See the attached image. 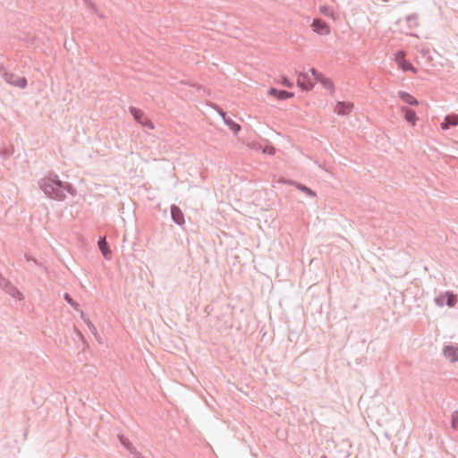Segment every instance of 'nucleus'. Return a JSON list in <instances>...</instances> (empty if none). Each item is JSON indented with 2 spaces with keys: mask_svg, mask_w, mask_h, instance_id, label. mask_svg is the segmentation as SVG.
<instances>
[{
  "mask_svg": "<svg viewBox=\"0 0 458 458\" xmlns=\"http://www.w3.org/2000/svg\"><path fill=\"white\" fill-rule=\"evenodd\" d=\"M81 318H82V320L85 322V324L88 326L89 329L93 333V334H97V328L96 327L93 325V323L90 321V319L85 315V313L81 310Z\"/></svg>",
  "mask_w": 458,
  "mask_h": 458,
  "instance_id": "obj_21",
  "label": "nucleus"
},
{
  "mask_svg": "<svg viewBox=\"0 0 458 458\" xmlns=\"http://www.w3.org/2000/svg\"><path fill=\"white\" fill-rule=\"evenodd\" d=\"M215 109L217 111V113L222 116L223 120L225 121V118L227 117L226 113L218 106L215 105Z\"/></svg>",
  "mask_w": 458,
  "mask_h": 458,
  "instance_id": "obj_31",
  "label": "nucleus"
},
{
  "mask_svg": "<svg viewBox=\"0 0 458 458\" xmlns=\"http://www.w3.org/2000/svg\"><path fill=\"white\" fill-rule=\"evenodd\" d=\"M130 113L131 114V115L133 116V118L135 119V121L138 123H140L142 126H144V127H146L148 129H150V130H153L155 128L154 127V123H152V121L150 119H148L145 115L143 111H141L140 109L133 107V106H131L130 107Z\"/></svg>",
  "mask_w": 458,
  "mask_h": 458,
  "instance_id": "obj_3",
  "label": "nucleus"
},
{
  "mask_svg": "<svg viewBox=\"0 0 458 458\" xmlns=\"http://www.w3.org/2000/svg\"><path fill=\"white\" fill-rule=\"evenodd\" d=\"M120 443L131 454H135L137 452V449L132 445V444L130 442V440L124 437L123 435L118 436Z\"/></svg>",
  "mask_w": 458,
  "mask_h": 458,
  "instance_id": "obj_17",
  "label": "nucleus"
},
{
  "mask_svg": "<svg viewBox=\"0 0 458 458\" xmlns=\"http://www.w3.org/2000/svg\"><path fill=\"white\" fill-rule=\"evenodd\" d=\"M311 26L313 30L319 35H328L330 33L329 25L320 18H315Z\"/></svg>",
  "mask_w": 458,
  "mask_h": 458,
  "instance_id": "obj_6",
  "label": "nucleus"
},
{
  "mask_svg": "<svg viewBox=\"0 0 458 458\" xmlns=\"http://www.w3.org/2000/svg\"><path fill=\"white\" fill-rule=\"evenodd\" d=\"M319 82L322 84V86L326 89L330 90L332 93L335 91L334 83H333V81L329 78H327L325 76V77L322 78V80Z\"/></svg>",
  "mask_w": 458,
  "mask_h": 458,
  "instance_id": "obj_22",
  "label": "nucleus"
},
{
  "mask_svg": "<svg viewBox=\"0 0 458 458\" xmlns=\"http://www.w3.org/2000/svg\"><path fill=\"white\" fill-rule=\"evenodd\" d=\"M435 303L438 307H443L445 304V293L440 294L437 298H435Z\"/></svg>",
  "mask_w": 458,
  "mask_h": 458,
  "instance_id": "obj_27",
  "label": "nucleus"
},
{
  "mask_svg": "<svg viewBox=\"0 0 458 458\" xmlns=\"http://www.w3.org/2000/svg\"><path fill=\"white\" fill-rule=\"evenodd\" d=\"M443 354L451 362L458 361V347L446 345L443 350Z\"/></svg>",
  "mask_w": 458,
  "mask_h": 458,
  "instance_id": "obj_10",
  "label": "nucleus"
},
{
  "mask_svg": "<svg viewBox=\"0 0 458 458\" xmlns=\"http://www.w3.org/2000/svg\"><path fill=\"white\" fill-rule=\"evenodd\" d=\"M0 288L12 297L23 299L22 293L5 277L0 274Z\"/></svg>",
  "mask_w": 458,
  "mask_h": 458,
  "instance_id": "obj_4",
  "label": "nucleus"
},
{
  "mask_svg": "<svg viewBox=\"0 0 458 458\" xmlns=\"http://www.w3.org/2000/svg\"><path fill=\"white\" fill-rule=\"evenodd\" d=\"M25 259L27 261H32L36 266L41 267L45 272H47V269L46 267H44L41 262H39L38 259L29 256V255H25Z\"/></svg>",
  "mask_w": 458,
  "mask_h": 458,
  "instance_id": "obj_26",
  "label": "nucleus"
},
{
  "mask_svg": "<svg viewBox=\"0 0 458 458\" xmlns=\"http://www.w3.org/2000/svg\"><path fill=\"white\" fill-rule=\"evenodd\" d=\"M38 183L48 198L58 201H63L66 198L64 191L72 196L76 195V190L73 186L69 182L59 180L55 174H50L49 176L40 179Z\"/></svg>",
  "mask_w": 458,
  "mask_h": 458,
  "instance_id": "obj_1",
  "label": "nucleus"
},
{
  "mask_svg": "<svg viewBox=\"0 0 458 458\" xmlns=\"http://www.w3.org/2000/svg\"><path fill=\"white\" fill-rule=\"evenodd\" d=\"M458 301L457 295L452 292H445V304L452 308L454 307Z\"/></svg>",
  "mask_w": 458,
  "mask_h": 458,
  "instance_id": "obj_18",
  "label": "nucleus"
},
{
  "mask_svg": "<svg viewBox=\"0 0 458 458\" xmlns=\"http://www.w3.org/2000/svg\"><path fill=\"white\" fill-rule=\"evenodd\" d=\"M134 458H145L141 453H140L139 451H137L135 454H132Z\"/></svg>",
  "mask_w": 458,
  "mask_h": 458,
  "instance_id": "obj_33",
  "label": "nucleus"
},
{
  "mask_svg": "<svg viewBox=\"0 0 458 458\" xmlns=\"http://www.w3.org/2000/svg\"><path fill=\"white\" fill-rule=\"evenodd\" d=\"M352 108H353L352 103L339 101V102H337V104L335 106V112L340 115H346L352 112Z\"/></svg>",
  "mask_w": 458,
  "mask_h": 458,
  "instance_id": "obj_9",
  "label": "nucleus"
},
{
  "mask_svg": "<svg viewBox=\"0 0 458 458\" xmlns=\"http://www.w3.org/2000/svg\"><path fill=\"white\" fill-rule=\"evenodd\" d=\"M395 60L399 65V67L404 71H411L413 73L417 72V69L408 61L405 59V54L403 51H399L395 55Z\"/></svg>",
  "mask_w": 458,
  "mask_h": 458,
  "instance_id": "obj_5",
  "label": "nucleus"
},
{
  "mask_svg": "<svg viewBox=\"0 0 458 458\" xmlns=\"http://www.w3.org/2000/svg\"><path fill=\"white\" fill-rule=\"evenodd\" d=\"M0 73L5 82L12 86L25 89L28 85V81L25 77H21L13 72H8L3 67H0Z\"/></svg>",
  "mask_w": 458,
  "mask_h": 458,
  "instance_id": "obj_2",
  "label": "nucleus"
},
{
  "mask_svg": "<svg viewBox=\"0 0 458 458\" xmlns=\"http://www.w3.org/2000/svg\"><path fill=\"white\" fill-rule=\"evenodd\" d=\"M282 84L287 88H293V84L288 80L287 77L282 76Z\"/></svg>",
  "mask_w": 458,
  "mask_h": 458,
  "instance_id": "obj_30",
  "label": "nucleus"
},
{
  "mask_svg": "<svg viewBox=\"0 0 458 458\" xmlns=\"http://www.w3.org/2000/svg\"><path fill=\"white\" fill-rule=\"evenodd\" d=\"M64 299L69 303L76 311H80V304L75 301L69 293H64Z\"/></svg>",
  "mask_w": 458,
  "mask_h": 458,
  "instance_id": "obj_23",
  "label": "nucleus"
},
{
  "mask_svg": "<svg viewBox=\"0 0 458 458\" xmlns=\"http://www.w3.org/2000/svg\"><path fill=\"white\" fill-rule=\"evenodd\" d=\"M458 126V114H447L445 117L444 122L441 123L442 130H448L451 127Z\"/></svg>",
  "mask_w": 458,
  "mask_h": 458,
  "instance_id": "obj_13",
  "label": "nucleus"
},
{
  "mask_svg": "<svg viewBox=\"0 0 458 458\" xmlns=\"http://www.w3.org/2000/svg\"><path fill=\"white\" fill-rule=\"evenodd\" d=\"M171 216L173 221L178 225H182L185 222L182 211L174 204L171 206Z\"/></svg>",
  "mask_w": 458,
  "mask_h": 458,
  "instance_id": "obj_8",
  "label": "nucleus"
},
{
  "mask_svg": "<svg viewBox=\"0 0 458 458\" xmlns=\"http://www.w3.org/2000/svg\"><path fill=\"white\" fill-rule=\"evenodd\" d=\"M310 72L313 76V78L317 81H320L322 80L323 77H325V75L323 73H321L320 72H318V70H316L315 68H311L310 69Z\"/></svg>",
  "mask_w": 458,
  "mask_h": 458,
  "instance_id": "obj_28",
  "label": "nucleus"
},
{
  "mask_svg": "<svg viewBox=\"0 0 458 458\" xmlns=\"http://www.w3.org/2000/svg\"><path fill=\"white\" fill-rule=\"evenodd\" d=\"M320 458H327L326 455H322Z\"/></svg>",
  "mask_w": 458,
  "mask_h": 458,
  "instance_id": "obj_34",
  "label": "nucleus"
},
{
  "mask_svg": "<svg viewBox=\"0 0 458 458\" xmlns=\"http://www.w3.org/2000/svg\"><path fill=\"white\" fill-rule=\"evenodd\" d=\"M398 97L406 104L416 106L419 105V101L411 94L405 91H398Z\"/></svg>",
  "mask_w": 458,
  "mask_h": 458,
  "instance_id": "obj_15",
  "label": "nucleus"
},
{
  "mask_svg": "<svg viewBox=\"0 0 458 458\" xmlns=\"http://www.w3.org/2000/svg\"><path fill=\"white\" fill-rule=\"evenodd\" d=\"M319 12L326 16H333L334 12L327 5H321L319 7Z\"/></svg>",
  "mask_w": 458,
  "mask_h": 458,
  "instance_id": "obj_25",
  "label": "nucleus"
},
{
  "mask_svg": "<svg viewBox=\"0 0 458 458\" xmlns=\"http://www.w3.org/2000/svg\"><path fill=\"white\" fill-rule=\"evenodd\" d=\"M83 3L87 6V8L91 9L94 12H97V7L91 0H83Z\"/></svg>",
  "mask_w": 458,
  "mask_h": 458,
  "instance_id": "obj_29",
  "label": "nucleus"
},
{
  "mask_svg": "<svg viewBox=\"0 0 458 458\" xmlns=\"http://www.w3.org/2000/svg\"><path fill=\"white\" fill-rule=\"evenodd\" d=\"M293 184L295 185V187L297 189H299L301 191L305 192L309 196H310V197H315L316 196L315 191H312L311 189H310L309 187H307L306 185L301 184L300 182H293Z\"/></svg>",
  "mask_w": 458,
  "mask_h": 458,
  "instance_id": "obj_20",
  "label": "nucleus"
},
{
  "mask_svg": "<svg viewBox=\"0 0 458 458\" xmlns=\"http://www.w3.org/2000/svg\"><path fill=\"white\" fill-rule=\"evenodd\" d=\"M405 20L409 30H412L414 28L419 27V15L417 13H411L407 15Z\"/></svg>",
  "mask_w": 458,
  "mask_h": 458,
  "instance_id": "obj_16",
  "label": "nucleus"
},
{
  "mask_svg": "<svg viewBox=\"0 0 458 458\" xmlns=\"http://www.w3.org/2000/svg\"><path fill=\"white\" fill-rule=\"evenodd\" d=\"M268 95L277 98L278 100H284L294 96L293 92L284 89H277L276 88H270L268 89Z\"/></svg>",
  "mask_w": 458,
  "mask_h": 458,
  "instance_id": "obj_7",
  "label": "nucleus"
},
{
  "mask_svg": "<svg viewBox=\"0 0 458 458\" xmlns=\"http://www.w3.org/2000/svg\"><path fill=\"white\" fill-rule=\"evenodd\" d=\"M13 154V151H11L8 148H4L2 151H0V155L4 157H9Z\"/></svg>",
  "mask_w": 458,
  "mask_h": 458,
  "instance_id": "obj_32",
  "label": "nucleus"
},
{
  "mask_svg": "<svg viewBox=\"0 0 458 458\" xmlns=\"http://www.w3.org/2000/svg\"><path fill=\"white\" fill-rule=\"evenodd\" d=\"M225 123L229 126V128L233 131L234 134H237L241 131V125L235 123L232 118L226 117L225 118Z\"/></svg>",
  "mask_w": 458,
  "mask_h": 458,
  "instance_id": "obj_19",
  "label": "nucleus"
},
{
  "mask_svg": "<svg viewBox=\"0 0 458 458\" xmlns=\"http://www.w3.org/2000/svg\"><path fill=\"white\" fill-rule=\"evenodd\" d=\"M451 426L454 429L458 430V411H454L452 413Z\"/></svg>",
  "mask_w": 458,
  "mask_h": 458,
  "instance_id": "obj_24",
  "label": "nucleus"
},
{
  "mask_svg": "<svg viewBox=\"0 0 458 458\" xmlns=\"http://www.w3.org/2000/svg\"><path fill=\"white\" fill-rule=\"evenodd\" d=\"M297 85L301 88L303 90H310L314 84L311 82L308 74L300 73L297 78Z\"/></svg>",
  "mask_w": 458,
  "mask_h": 458,
  "instance_id": "obj_11",
  "label": "nucleus"
},
{
  "mask_svg": "<svg viewBox=\"0 0 458 458\" xmlns=\"http://www.w3.org/2000/svg\"><path fill=\"white\" fill-rule=\"evenodd\" d=\"M401 111L404 114V119L412 126H414L416 124V121L418 120L416 112L406 106H402Z\"/></svg>",
  "mask_w": 458,
  "mask_h": 458,
  "instance_id": "obj_14",
  "label": "nucleus"
},
{
  "mask_svg": "<svg viewBox=\"0 0 458 458\" xmlns=\"http://www.w3.org/2000/svg\"><path fill=\"white\" fill-rule=\"evenodd\" d=\"M98 248L103 255V257L109 260L112 259V251L109 248V245L106 240V237H99L98 242Z\"/></svg>",
  "mask_w": 458,
  "mask_h": 458,
  "instance_id": "obj_12",
  "label": "nucleus"
}]
</instances>
